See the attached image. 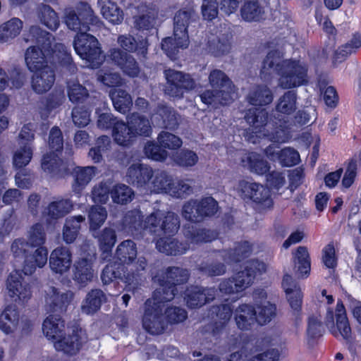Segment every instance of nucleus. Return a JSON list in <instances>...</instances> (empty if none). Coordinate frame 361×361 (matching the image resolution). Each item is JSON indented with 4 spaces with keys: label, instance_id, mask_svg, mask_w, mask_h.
Listing matches in <instances>:
<instances>
[{
    "label": "nucleus",
    "instance_id": "f257e3e1",
    "mask_svg": "<svg viewBox=\"0 0 361 361\" xmlns=\"http://www.w3.org/2000/svg\"><path fill=\"white\" fill-rule=\"evenodd\" d=\"M30 33L37 43V47H29L25 53V63L30 71L49 67V61L59 63L70 74L77 71V67L64 44L54 42L52 35L38 26H32Z\"/></svg>",
    "mask_w": 361,
    "mask_h": 361
},
{
    "label": "nucleus",
    "instance_id": "f03ea898",
    "mask_svg": "<svg viewBox=\"0 0 361 361\" xmlns=\"http://www.w3.org/2000/svg\"><path fill=\"white\" fill-rule=\"evenodd\" d=\"M142 218L140 210L129 211L124 216L123 223L131 232L144 228L157 236L173 235L180 228L179 218L172 212L157 210L149 214L144 223Z\"/></svg>",
    "mask_w": 361,
    "mask_h": 361
},
{
    "label": "nucleus",
    "instance_id": "7ed1b4c3",
    "mask_svg": "<svg viewBox=\"0 0 361 361\" xmlns=\"http://www.w3.org/2000/svg\"><path fill=\"white\" fill-rule=\"evenodd\" d=\"M197 14L192 8L178 11L173 18V37L162 40L161 49L171 59H175L179 49H185L189 44L188 26L197 20Z\"/></svg>",
    "mask_w": 361,
    "mask_h": 361
},
{
    "label": "nucleus",
    "instance_id": "20e7f679",
    "mask_svg": "<svg viewBox=\"0 0 361 361\" xmlns=\"http://www.w3.org/2000/svg\"><path fill=\"white\" fill-rule=\"evenodd\" d=\"M212 90L200 94L202 102L214 108L226 105L233 100L234 86L228 77L220 70H213L209 75Z\"/></svg>",
    "mask_w": 361,
    "mask_h": 361
},
{
    "label": "nucleus",
    "instance_id": "39448f33",
    "mask_svg": "<svg viewBox=\"0 0 361 361\" xmlns=\"http://www.w3.org/2000/svg\"><path fill=\"white\" fill-rule=\"evenodd\" d=\"M266 264L258 260L246 262L244 269L237 272L232 278L222 281L219 290L224 294L230 295L243 291L250 287L258 274L265 272Z\"/></svg>",
    "mask_w": 361,
    "mask_h": 361
},
{
    "label": "nucleus",
    "instance_id": "423d86ee",
    "mask_svg": "<svg viewBox=\"0 0 361 361\" xmlns=\"http://www.w3.org/2000/svg\"><path fill=\"white\" fill-rule=\"evenodd\" d=\"M64 21L68 29L78 33L87 32L92 30L91 26L100 27L102 25L91 6L84 2L79 3L75 10H66Z\"/></svg>",
    "mask_w": 361,
    "mask_h": 361
},
{
    "label": "nucleus",
    "instance_id": "0eeeda50",
    "mask_svg": "<svg viewBox=\"0 0 361 361\" xmlns=\"http://www.w3.org/2000/svg\"><path fill=\"white\" fill-rule=\"evenodd\" d=\"M73 47L77 54L92 68H97L104 60L97 39L87 32L77 33Z\"/></svg>",
    "mask_w": 361,
    "mask_h": 361
},
{
    "label": "nucleus",
    "instance_id": "6e6552de",
    "mask_svg": "<svg viewBox=\"0 0 361 361\" xmlns=\"http://www.w3.org/2000/svg\"><path fill=\"white\" fill-rule=\"evenodd\" d=\"M308 67L300 59H286L279 79V86L283 89H291L308 82Z\"/></svg>",
    "mask_w": 361,
    "mask_h": 361
},
{
    "label": "nucleus",
    "instance_id": "1a4fd4ad",
    "mask_svg": "<svg viewBox=\"0 0 361 361\" xmlns=\"http://www.w3.org/2000/svg\"><path fill=\"white\" fill-rule=\"evenodd\" d=\"M164 74L166 80L164 92L171 97L180 99L185 92L195 87V82L189 74L172 68L166 69Z\"/></svg>",
    "mask_w": 361,
    "mask_h": 361
},
{
    "label": "nucleus",
    "instance_id": "9d476101",
    "mask_svg": "<svg viewBox=\"0 0 361 361\" xmlns=\"http://www.w3.org/2000/svg\"><path fill=\"white\" fill-rule=\"evenodd\" d=\"M142 326L151 334H161L167 327L164 314V305H157L153 300L145 303Z\"/></svg>",
    "mask_w": 361,
    "mask_h": 361
},
{
    "label": "nucleus",
    "instance_id": "9b49d317",
    "mask_svg": "<svg viewBox=\"0 0 361 361\" xmlns=\"http://www.w3.org/2000/svg\"><path fill=\"white\" fill-rule=\"evenodd\" d=\"M74 297L71 290L62 291L50 286L45 290L44 302L47 312L61 313L66 312Z\"/></svg>",
    "mask_w": 361,
    "mask_h": 361
},
{
    "label": "nucleus",
    "instance_id": "f8f14e48",
    "mask_svg": "<svg viewBox=\"0 0 361 361\" xmlns=\"http://www.w3.org/2000/svg\"><path fill=\"white\" fill-rule=\"evenodd\" d=\"M7 295L14 301H27L32 297L30 286L24 281L20 271L10 273L6 283Z\"/></svg>",
    "mask_w": 361,
    "mask_h": 361
},
{
    "label": "nucleus",
    "instance_id": "ddd939ff",
    "mask_svg": "<svg viewBox=\"0 0 361 361\" xmlns=\"http://www.w3.org/2000/svg\"><path fill=\"white\" fill-rule=\"evenodd\" d=\"M54 347L57 350L63 351L66 354L75 355L80 349L83 343L86 341L85 333L82 329L75 328L72 333L56 339Z\"/></svg>",
    "mask_w": 361,
    "mask_h": 361
},
{
    "label": "nucleus",
    "instance_id": "4468645a",
    "mask_svg": "<svg viewBox=\"0 0 361 361\" xmlns=\"http://www.w3.org/2000/svg\"><path fill=\"white\" fill-rule=\"evenodd\" d=\"M109 57L128 76L135 78L139 75L140 67L132 55L118 48H114L109 51Z\"/></svg>",
    "mask_w": 361,
    "mask_h": 361
},
{
    "label": "nucleus",
    "instance_id": "2eb2a0df",
    "mask_svg": "<svg viewBox=\"0 0 361 361\" xmlns=\"http://www.w3.org/2000/svg\"><path fill=\"white\" fill-rule=\"evenodd\" d=\"M240 186L242 192L245 197L252 200L263 208L271 207L273 202L268 188L256 183L249 182H243Z\"/></svg>",
    "mask_w": 361,
    "mask_h": 361
},
{
    "label": "nucleus",
    "instance_id": "dca6fc26",
    "mask_svg": "<svg viewBox=\"0 0 361 361\" xmlns=\"http://www.w3.org/2000/svg\"><path fill=\"white\" fill-rule=\"evenodd\" d=\"M240 13L246 22H260L266 19L267 3L265 0H244Z\"/></svg>",
    "mask_w": 361,
    "mask_h": 361
},
{
    "label": "nucleus",
    "instance_id": "f3484780",
    "mask_svg": "<svg viewBox=\"0 0 361 361\" xmlns=\"http://www.w3.org/2000/svg\"><path fill=\"white\" fill-rule=\"evenodd\" d=\"M215 295L214 288L191 286L185 290L184 298L188 307L198 308L213 300Z\"/></svg>",
    "mask_w": 361,
    "mask_h": 361
},
{
    "label": "nucleus",
    "instance_id": "a211bd4d",
    "mask_svg": "<svg viewBox=\"0 0 361 361\" xmlns=\"http://www.w3.org/2000/svg\"><path fill=\"white\" fill-rule=\"evenodd\" d=\"M245 118L250 125L251 133L257 137H262L266 129L273 126V121H267L268 112L265 109H250L247 111Z\"/></svg>",
    "mask_w": 361,
    "mask_h": 361
},
{
    "label": "nucleus",
    "instance_id": "6ab92c4d",
    "mask_svg": "<svg viewBox=\"0 0 361 361\" xmlns=\"http://www.w3.org/2000/svg\"><path fill=\"white\" fill-rule=\"evenodd\" d=\"M284 61L283 54L279 50L269 51L262 61L260 77L264 80H269L274 74L281 75Z\"/></svg>",
    "mask_w": 361,
    "mask_h": 361
},
{
    "label": "nucleus",
    "instance_id": "aec40b11",
    "mask_svg": "<svg viewBox=\"0 0 361 361\" xmlns=\"http://www.w3.org/2000/svg\"><path fill=\"white\" fill-rule=\"evenodd\" d=\"M153 176V169L145 164H133L126 173V180L130 184L147 190L149 182Z\"/></svg>",
    "mask_w": 361,
    "mask_h": 361
},
{
    "label": "nucleus",
    "instance_id": "412c9836",
    "mask_svg": "<svg viewBox=\"0 0 361 361\" xmlns=\"http://www.w3.org/2000/svg\"><path fill=\"white\" fill-rule=\"evenodd\" d=\"M137 13L133 16L134 27L138 30L152 29L156 23L158 11L152 6L141 4L137 7Z\"/></svg>",
    "mask_w": 361,
    "mask_h": 361
},
{
    "label": "nucleus",
    "instance_id": "4be33fe9",
    "mask_svg": "<svg viewBox=\"0 0 361 361\" xmlns=\"http://www.w3.org/2000/svg\"><path fill=\"white\" fill-rule=\"evenodd\" d=\"M72 264V254L66 247H58L50 254L49 267L51 269L59 274L67 272Z\"/></svg>",
    "mask_w": 361,
    "mask_h": 361
},
{
    "label": "nucleus",
    "instance_id": "5701e85b",
    "mask_svg": "<svg viewBox=\"0 0 361 361\" xmlns=\"http://www.w3.org/2000/svg\"><path fill=\"white\" fill-rule=\"evenodd\" d=\"M31 78V87L37 94L48 92L55 81L54 71L51 67L34 71Z\"/></svg>",
    "mask_w": 361,
    "mask_h": 361
},
{
    "label": "nucleus",
    "instance_id": "b1692460",
    "mask_svg": "<svg viewBox=\"0 0 361 361\" xmlns=\"http://www.w3.org/2000/svg\"><path fill=\"white\" fill-rule=\"evenodd\" d=\"M184 236L188 249L202 243H209L217 238V233L214 230L204 228L188 226L184 228Z\"/></svg>",
    "mask_w": 361,
    "mask_h": 361
},
{
    "label": "nucleus",
    "instance_id": "393cba45",
    "mask_svg": "<svg viewBox=\"0 0 361 361\" xmlns=\"http://www.w3.org/2000/svg\"><path fill=\"white\" fill-rule=\"evenodd\" d=\"M92 267L91 259L82 257L76 260L72 269L73 279L81 286H85L94 278V271Z\"/></svg>",
    "mask_w": 361,
    "mask_h": 361
},
{
    "label": "nucleus",
    "instance_id": "a878e982",
    "mask_svg": "<svg viewBox=\"0 0 361 361\" xmlns=\"http://www.w3.org/2000/svg\"><path fill=\"white\" fill-rule=\"evenodd\" d=\"M189 278L188 270L180 267H168L166 270L160 271L154 278L157 283H166L171 286L186 283Z\"/></svg>",
    "mask_w": 361,
    "mask_h": 361
},
{
    "label": "nucleus",
    "instance_id": "bb28decb",
    "mask_svg": "<svg viewBox=\"0 0 361 361\" xmlns=\"http://www.w3.org/2000/svg\"><path fill=\"white\" fill-rule=\"evenodd\" d=\"M92 235L98 240L102 259L108 260L111 256L112 248L116 242L115 230L106 227L101 231L96 230L92 232Z\"/></svg>",
    "mask_w": 361,
    "mask_h": 361
},
{
    "label": "nucleus",
    "instance_id": "cd10ccee",
    "mask_svg": "<svg viewBox=\"0 0 361 361\" xmlns=\"http://www.w3.org/2000/svg\"><path fill=\"white\" fill-rule=\"evenodd\" d=\"M265 153L269 159L272 161H279L283 166H294L300 159L298 152L290 147L278 150L276 147L270 145L266 149Z\"/></svg>",
    "mask_w": 361,
    "mask_h": 361
},
{
    "label": "nucleus",
    "instance_id": "c85d7f7f",
    "mask_svg": "<svg viewBox=\"0 0 361 361\" xmlns=\"http://www.w3.org/2000/svg\"><path fill=\"white\" fill-rule=\"evenodd\" d=\"M48 250L45 247H39L33 252H28L24 259L23 271L26 275H31L36 269L43 267L47 262Z\"/></svg>",
    "mask_w": 361,
    "mask_h": 361
},
{
    "label": "nucleus",
    "instance_id": "c756f323",
    "mask_svg": "<svg viewBox=\"0 0 361 361\" xmlns=\"http://www.w3.org/2000/svg\"><path fill=\"white\" fill-rule=\"evenodd\" d=\"M256 310L250 305H239L234 311V319L238 329L247 331L257 322Z\"/></svg>",
    "mask_w": 361,
    "mask_h": 361
},
{
    "label": "nucleus",
    "instance_id": "7c9ffc66",
    "mask_svg": "<svg viewBox=\"0 0 361 361\" xmlns=\"http://www.w3.org/2000/svg\"><path fill=\"white\" fill-rule=\"evenodd\" d=\"M246 99L251 105L266 106L273 102L274 94L267 85H258L251 87Z\"/></svg>",
    "mask_w": 361,
    "mask_h": 361
},
{
    "label": "nucleus",
    "instance_id": "2f4dec72",
    "mask_svg": "<svg viewBox=\"0 0 361 361\" xmlns=\"http://www.w3.org/2000/svg\"><path fill=\"white\" fill-rule=\"evenodd\" d=\"M73 208V202L69 199H59L51 202L44 210V216L49 220H57L64 217Z\"/></svg>",
    "mask_w": 361,
    "mask_h": 361
},
{
    "label": "nucleus",
    "instance_id": "473e14b6",
    "mask_svg": "<svg viewBox=\"0 0 361 361\" xmlns=\"http://www.w3.org/2000/svg\"><path fill=\"white\" fill-rule=\"evenodd\" d=\"M232 35L229 31L213 36L208 42V49L214 56L227 54L231 49Z\"/></svg>",
    "mask_w": 361,
    "mask_h": 361
},
{
    "label": "nucleus",
    "instance_id": "72a5a7b5",
    "mask_svg": "<svg viewBox=\"0 0 361 361\" xmlns=\"http://www.w3.org/2000/svg\"><path fill=\"white\" fill-rule=\"evenodd\" d=\"M173 179L167 172L162 170H153V176L149 182L147 190L155 193L165 192L169 194Z\"/></svg>",
    "mask_w": 361,
    "mask_h": 361
},
{
    "label": "nucleus",
    "instance_id": "f704fd0d",
    "mask_svg": "<svg viewBox=\"0 0 361 361\" xmlns=\"http://www.w3.org/2000/svg\"><path fill=\"white\" fill-rule=\"evenodd\" d=\"M25 80L23 73L18 69L6 71L0 67V92L7 88H20Z\"/></svg>",
    "mask_w": 361,
    "mask_h": 361
},
{
    "label": "nucleus",
    "instance_id": "c9c22d12",
    "mask_svg": "<svg viewBox=\"0 0 361 361\" xmlns=\"http://www.w3.org/2000/svg\"><path fill=\"white\" fill-rule=\"evenodd\" d=\"M96 171L97 168L94 166L75 167L73 171L74 177L73 192L80 193L95 176Z\"/></svg>",
    "mask_w": 361,
    "mask_h": 361
},
{
    "label": "nucleus",
    "instance_id": "e433bc0d",
    "mask_svg": "<svg viewBox=\"0 0 361 361\" xmlns=\"http://www.w3.org/2000/svg\"><path fill=\"white\" fill-rule=\"evenodd\" d=\"M19 312L13 305L5 308L0 315V329L8 334L14 332L19 324Z\"/></svg>",
    "mask_w": 361,
    "mask_h": 361
},
{
    "label": "nucleus",
    "instance_id": "4c0bfd02",
    "mask_svg": "<svg viewBox=\"0 0 361 361\" xmlns=\"http://www.w3.org/2000/svg\"><path fill=\"white\" fill-rule=\"evenodd\" d=\"M294 271L298 278L307 277L310 272V259L307 249L300 246L293 256Z\"/></svg>",
    "mask_w": 361,
    "mask_h": 361
},
{
    "label": "nucleus",
    "instance_id": "58836bf2",
    "mask_svg": "<svg viewBox=\"0 0 361 361\" xmlns=\"http://www.w3.org/2000/svg\"><path fill=\"white\" fill-rule=\"evenodd\" d=\"M64 321L59 315H49L44 321L42 330L49 339L56 340L63 336Z\"/></svg>",
    "mask_w": 361,
    "mask_h": 361
},
{
    "label": "nucleus",
    "instance_id": "ea45409f",
    "mask_svg": "<svg viewBox=\"0 0 361 361\" xmlns=\"http://www.w3.org/2000/svg\"><path fill=\"white\" fill-rule=\"evenodd\" d=\"M118 44L129 52L137 51V54L146 58L147 54V41L145 39L137 41L130 35H122L118 37Z\"/></svg>",
    "mask_w": 361,
    "mask_h": 361
},
{
    "label": "nucleus",
    "instance_id": "a19ab883",
    "mask_svg": "<svg viewBox=\"0 0 361 361\" xmlns=\"http://www.w3.org/2000/svg\"><path fill=\"white\" fill-rule=\"evenodd\" d=\"M85 218L82 215L70 216L65 221L63 227V239L69 244L75 241L81 228V224L84 223Z\"/></svg>",
    "mask_w": 361,
    "mask_h": 361
},
{
    "label": "nucleus",
    "instance_id": "79ce46f5",
    "mask_svg": "<svg viewBox=\"0 0 361 361\" xmlns=\"http://www.w3.org/2000/svg\"><path fill=\"white\" fill-rule=\"evenodd\" d=\"M112 135L115 142L121 146H129L136 139L129 123L128 122L126 123L123 121L115 123Z\"/></svg>",
    "mask_w": 361,
    "mask_h": 361
},
{
    "label": "nucleus",
    "instance_id": "37998d69",
    "mask_svg": "<svg viewBox=\"0 0 361 361\" xmlns=\"http://www.w3.org/2000/svg\"><path fill=\"white\" fill-rule=\"evenodd\" d=\"M128 123L135 137L138 136L149 137L151 135V123L145 116L139 114H133L128 118Z\"/></svg>",
    "mask_w": 361,
    "mask_h": 361
},
{
    "label": "nucleus",
    "instance_id": "c03bdc74",
    "mask_svg": "<svg viewBox=\"0 0 361 361\" xmlns=\"http://www.w3.org/2000/svg\"><path fill=\"white\" fill-rule=\"evenodd\" d=\"M157 249L167 255H181L188 250L187 245L170 237L160 238L156 243Z\"/></svg>",
    "mask_w": 361,
    "mask_h": 361
},
{
    "label": "nucleus",
    "instance_id": "a18cd8bd",
    "mask_svg": "<svg viewBox=\"0 0 361 361\" xmlns=\"http://www.w3.org/2000/svg\"><path fill=\"white\" fill-rule=\"evenodd\" d=\"M101 5V13L109 23L116 25L123 20V12L111 0H98Z\"/></svg>",
    "mask_w": 361,
    "mask_h": 361
},
{
    "label": "nucleus",
    "instance_id": "49530a36",
    "mask_svg": "<svg viewBox=\"0 0 361 361\" xmlns=\"http://www.w3.org/2000/svg\"><path fill=\"white\" fill-rule=\"evenodd\" d=\"M37 15L39 21L51 30H56L60 21L56 11L49 5L39 4L37 6Z\"/></svg>",
    "mask_w": 361,
    "mask_h": 361
},
{
    "label": "nucleus",
    "instance_id": "de8ad7c7",
    "mask_svg": "<svg viewBox=\"0 0 361 361\" xmlns=\"http://www.w3.org/2000/svg\"><path fill=\"white\" fill-rule=\"evenodd\" d=\"M336 328L338 331L334 332L336 336L339 334L344 339L351 338V328L346 316L345 307L341 302H338L336 309Z\"/></svg>",
    "mask_w": 361,
    "mask_h": 361
},
{
    "label": "nucleus",
    "instance_id": "09e8293b",
    "mask_svg": "<svg viewBox=\"0 0 361 361\" xmlns=\"http://www.w3.org/2000/svg\"><path fill=\"white\" fill-rule=\"evenodd\" d=\"M137 254L136 244L131 240L121 242L116 250V258L122 264H132Z\"/></svg>",
    "mask_w": 361,
    "mask_h": 361
},
{
    "label": "nucleus",
    "instance_id": "8fccbe9b",
    "mask_svg": "<svg viewBox=\"0 0 361 361\" xmlns=\"http://www.w3.org/2000/svg\"><path fill=\"white\" fill-rule=\"evenodd\" d=\"M241 162L244 167L260 175L266 173L270 168L267 161L262 159L258 154L255 152L246 154L242 158Z\"/></svg>",
    "mask_w": 361,
    "mask_h": 361
},
{
    "label": "nucleus",
    "instance_id": "3c124183",
    "mask_svg": "<svg viewBox=\"0 0 361 361\" xmlns=\"http://www.w3.org/2000/svg\"><path fill=\"white\" fill-rule=\"evenodd\" d=\"M211 311L212 314H216L217 319L212 329L213 334L216 335L221 332L229 322L232 315V310L229 305L225 304L219 306H214Z\"/></svg>",
    "mask_w": 361,
    "mask_h": 361
},
{
    "label": "nucleus",
    "instance_id": "603ef678",
    "mask_svg": "<svg viewBox=\"0 0 361 361\" xmlns=\"http://www.w3.org/2000/svg\"><path fill=\"white\" fill-rule=\"evenodd\" d=\"M105 299V295L102 290L99 289L92 290L87 293L82 305V312L87 314L96 312L100 308L102 303Z\"/></svg>",
    "mask_w": 361,
    "mask_h": 361
},
{
    "label": "nucleus",
    "instance_id": "864d4df0",
    "mask_svg": "<svg viewBox=\"0 0 361 361\" xmlns=\"http://www.w3.org/2000/svg\"><path fill=\"white\" fill-rule=\"evenodd\" d=\"M23 28V22L13 18L0 25V44L5 43L18 36Z\"/></svg>",
    "mask_w": 361,
    "mask_h": 361
},
{
    "label": "nucleus",
    "instance_id": "5fc2aeb1",
    "mask_svg": "<svg viewBox=\"0 0 361 361\" xmlns=\"http://www.w3.org/2000/svg\"><path fill=\"white\" fill-rule=\"evenodd\" d=\"M114 108L122 114L128 112L133 105L131 96L121 89H114L109 92Z\"/></svg>",
    "mask_w": 361,
    "mask_h": 361
},
{
    "label": "nucleus",
    "instance_id": "6e6d98bb",
    "mask_svg": "<svg viewBox=\"0 0 361 361\" xmlns=\"http://www.w3.org/2000/svg\"><path fill=\"white\" fill-rule=\"evenodd\" d=\"M297 94L294 91H287L277 100L276 104V111L290 115L297 109Z\"/></svg>",
    "mask_w": 361,
    "mask_h": 361
},
{
    "label": "nucleus",
    "instance_id": "4d7b16f0",
    "mask_svg": "<svg viewBox=\"0 0 361 361\" xmlns=\"http://www.w3.org/2000/svg\"><path fill=\"white\" fill-rule=\"evenodd\" d=\"M252 252L251 245L248 242L237 243L233 249L226 250L223 255L226 263L240 262L248 257Z\"/></svg>",
    "mask_w": 361,
    "mask_h": 361
},
{
    "label": "nucleus",
    "instance_id": "13d9d810",
    "mask_svg": "<svg viewBox=\"0 0 361 361\" xmlns=\"http://www.w3.org/2000/svg\"><path fill=\"white\" fill-rule=\"evenodd\" d=\"M156 115L162 120V125L169 129L176 128L180 121V116L170 106L165 105L158 106Z\"/></svg>",
    "mask_w": 361,
    "mask_h": 361
},
{
    "label": "nucleus",
    "instance_id": "bf43d9fd",
    "mask_svg": "<svg viewBox=\"0 0 361 361\" xmlns=\"http://www.w3.org/2000/svg\"><path fill=\"white\" fill-rule=\"evenodd\" d=\"M47 234L42 224L36 223L27 231V241L32 248L44 247L46 243Z\"/></svg>",
    "mask_w": 361,
    "mask_h": 361
},
{
    "label": "nucleus",
    "instance_id": "052dcab7",
    "mask_svg": "<svg viewBox=\"0 0 361 361\" xmlns=\"http://www.w3.org/2000/svg\"><path fill=\"white\" fill-rule=\"evenodd\" d=\"M67 92L70 101L73 103L82 102L89 95L87 90L73 79L67 82Z\"/></svg>",
    "mask_w": 361,
    "mask_h": 361
},
{
    "label": "nucleus",
    "instance_id": "680f3d73",
    "mask_svg": "<svg viewBox=\"0 0 361 361\" xmlns=\"http://www.w3.org/2000/svg\"><path fill=\"white\" fill-rule=\"evenodd\" d=\"M160 285L154 292L153 296L149 300H153L157 305H164V302L172 300L177 293L176 287L171 286L166 283H158Z\"/></svg>",
    "mask_w": 361,
    "mask_h": 361
},
{
    "label": "nucleus",
    "instance_id": "e2e57ef3",
    "mask_svg": "<svg viewBox=\"0 0 361 361\" xmlns=\"http://www.w3.org/2000/svg\"><path fill=\"white\" fill-rule=\"evenodd\" d=\"M279 124L276 122H273V126L270 128L266 129V133H263V137H268L269 140L275 142H286L289 138V134L285 126L281 124L279 121Z\"/></svg>",
    "mask_w": 361,
    "mask_h": 361
},
{
    "label": "nucleus",
    "instance_id": "0e129e2a",
    "mask_svg": "<svg viewBox=\"0 0 361 361\" xmlns=\"http://www.w3.org/2000/svg\"><path fill=\"white\" fill-rule=\"evenodd\" d=\"M111 195L115 203L123 204L132 201L134 192L128 185L118 184L111 190Z\"/></svg>",
    "mask_w": 361,
    "mask_h": 361
},
{
    "label": "nucleus",
    "instance_id": "69168bd1",
    "mask_svg": "<svg viewBox=\"0 0 361 361\" xmlns=\"http://www.w3.org/2000/svg\"><path fill=\"white\" fill-rule=\"evenodd\" d=\"M32 157V147L28 143L19 145L13 157V164L16 168H22L27 165Z\"/></svg>",
    "mask_w": 361,
    "mask_h": 361
},
{
    "label": "nucleus",
    "instance_id": "338daca9",
    "mask_svg": "<svg viewBox=\"0 0 361 361\" xmlns=\"http://www.w3.org/2000/svg\"><path fill=\"white\" fill-rule=\"evenodd\" d=\"M107 217V212L104 207L101 206H93L90 208L88 214L90 221V230L93 232L104 223Z\"/></svg>",
    "mask_w": 361,
    "mask_h": 361
},
{
    "label": "nucleus",
    "instance_id": "774afa93",
    "mask_svg": "<svg viewBox=\"0 0 361 361\" xmlns=\"http://www.w3.org/2000/svg\"><path fill=\"white\" fill-rule=\"evenodd\" d=\"M62 161L55 152L44 154L42 160V169L48 173L56 175L61 171Z\"/></svg>",
    "mask_w": 361,
    "mask_h": 361
}]
</instances>
